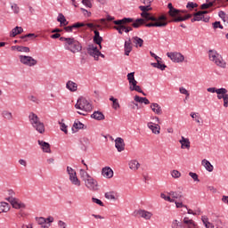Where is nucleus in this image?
Masks as SVG:
<instances>
[{
  "instance_id": "nucleus-18",
  "label": "nucleus",
  "mask_w": 228,
  "mask_h": 228,
  "mask_svg": "<svg viewBox=\"0 0 228 228\" xmlns=\"http://www.w3.org/2000/svg\"><path fill=\"white\" fill-rule=\"evenodd\" d=\"M147 126L149 129H151V133H153V134H159V131L161 130V127L159 126V124L149 122Z\"/></svg>"
},
{
  "instance_id": "nucleus-15",
  "label": "nucleus",
  "mask_w": 228,
  "mask_h": 228,
  "mask_svg": "<svg viewBox=\"0 0 228 228\" xmlns=\"http://www.w3.org/2000/svg\"><path fill=\"white\" fill-rule=\"evenodd\" d=\"M137 215H139V216L144 220H151V218L153 216L152 212L147 211L145 209H139L137 211Z\"/></svg>"
},
{
  "instance_id": "nucleus-21",
  "label": "nucleus",
  "mask_w": 228,
  "mask_h": 228,
  "mask_svg": "<svg viewBox=\"0 0 228 228\" xmlns=\"http://www.w3.org/2000/svg\"><path fill=\"white\" fill-rule=\"evenodd\" d=\"M183 224L187 225V228H199L197 223L192 219H190V217H183Z\"/></svg>"
},
{
  "instance_id": "nucleus-29",
  "label": "nucleus",
  "mask_w": 228,
  "mask_h": 228,
  "mask_svg": "<svg viewBox=\"0 0 228 228\" xmlns=\"http://www.w3.org/2000/svg\"><path fill=\"white\" fill-rule=\"evenodd\" d=\"M91 118H94V120H104L105 117L102 112L97 110L91 115Z\"/></svg>"
},
{
  "instance_id": "nucleus-61",
  "label": "nucleus",
  "mask_w": 228,
  "mask_h": 228,
  "mask_svg": "<svg viewBox=\"0 0 228 228\" xmlns=\"http://www.w3.org/2000/svg\"><path fill=\"white\" fill-rule=\"evenodd\" d=\"M216 4L220 8V6H227L224 0H216Z\"/></svg>"
},
{
  "instance_id": "nucleus-62",
  "label": "nucleus",
  "mask_w": 228,
  "mask_h": 228,
  "mask_svg": "<svg viewBox=\"0 0 228 228\" xmlns=\"http://www.w3.org/2000/svg\"><path fill=\"white\" fill-rule=\"evenodd\" d=\"M112 108L114 110H118V108H120V103L118 102V99L116 100L115 102H112Z\"/></svg>"
},
{
  "instance_id": "nucleus-47",
  "label": "nucleus",
  "mask_w": 228,
  "mask_h": 228,
  "mask_svg": "<svg viewBox=\"0 0 228 228\" xmlns=\"http://www.w3.org/2000/svg\"><path fill=\"white\" fill-rule=\"evenodd\" d=\"M17 51H19V53H29L30 50L28 46H18Z\"/></svg>"
},
{
  "instance_id": "nucleus-1",
  "label": "nucleus",
  "mask_w": 228,
  "mask_h": 228,
  "mask_svg": "<svg viewBox=\"0 0 228 228\" xmlns=\"http://www.w3.org/2000/svg\"><path fill=\"white\" fill-rule=\"evenodd\" d=\"M60 41L64 43V49L66 51H69L73 54H76V53H81L83 51V45L77 39L74 37H60Z\"/></svg>"
},
{
  "instance_id": "nucleus-32",
  "label": "nucleus",
  "mask_w": 228,
  "mask_h": 228,
  "mask_svg": "<svg viewBox=\"0 0 228 228\" xmlns=\"http://www.w3.org/2000/svg\"><path fill=\"white\" fill-rule=\"evenodd\" d=\"M145 24V18H140L133 21V28H138L140 26H143Z\"/></svg>"
},
{
  "instance_id": "nucleus-64",
  "label": "nucleus",
  "mask_w": 228,
  "mask_h": 228,
  "mask_svg": "<svg viewBox=\"0 0 228 228\" xmlns=\"http://www.w3.org/2000/svg\"><path fill=\"white\" fill-rule=\"evenodd\" d=\"M224 107L228 108V94H225V97L224 99Z\"/></svg>"
},
{
  "instance_id": "nucleus-53",
  "label": "nucleus",
  "mask_w": 228,
  "mask_h": 228,
  "mask_svg": "<svg viewBox=\"0 0 228 228\" xmlns=\"http://www.w3.org/2000/svg\"><path fill=\"white\" fill-rule=\"evenodd\" d=\"M92 202H94V204H98V206H102V208H103L104 206V203L97 198H92Z\"/></svg>"
},
{
  "instance_id": "nucleus-23",
  "label": "nucleus",
  "mask_w": 228,
  "mask_h": 228,
  "mask_svg": "<svg viewBox=\"0 0 228 228\" xmlns=\"http://www.w3.org/2000/svg\"><path fill=\"white\" fill-rule=\"evenodd\" d=\"M207 91L210 94H217V95H220L221 94H227V89L224 87L219 89H216V87H208Z\"/></svg>"
},
{
  "instance_id": "nucleus-57",
  "label": "nucleus",
  "mask_w": 228,
  "mask_h": 228,
  "mask_svg": "<svg viewBox=\"0 0 228 228\" xmlns=\"http://www.w3.org/2000/svg\"><path fill=\"white\" fill-rule=\"evenodd\" d=\"M179 92H180V94H183V95H186V97H190V93L188 92V90H186V88L180 87Z\"/></svg>"
},
{
  "instance_id": "nucleus-9",
  "label": "nucleus",
  "mask_w": 228,
  "mask_h": 228,
  "mask_svg": "<svg viewBox=\"0 0 228 228\" xmlns=\"http://www.w3.org/2000/svg\"><path fill=\"white\" fill-rule=\"evenodd\" d=\"M19 60L22 65H26V67H35L38 63L37 59L28 56V55H20Z\"/></svg>"
},
{
  "instance_id": "nucleus-7",
  "label": "nucleus",
  "mask_w": 228,
  "mask_h": 228,
  "mask_svg": "<svg viewBox=\"0 0 228 228\" xmlns=\"http://www.w3.org/2000/svg\"><path fill=\"white\" fill-rule=\"evenodd\" d=\"M67 174L69 176V181L74 186H81V181L77 178L76 170L71 167H67Z\"/></svg>"
},
{
  "instance_id": "nucleus-37",
  "label": "nucleus",
  "mask_w": 228,
  "mask_h": 228,
  "mask_svg": "<svg viewBox=\"0 0 228 228\" xmlns=\"http://www.w3.org/2000/svg\"><path fill=\"white\" fill-rule=\"evenodd\" d=\"M57 20L61 24H63V26H67V24H69V21H67V19H65V16L62 13L58 15Z\"/></svg>"
},
{
  "instance_id": "nucleus-36",
  "label": "nucleus",
  "mask_w": 228,
  "mask_h": 228,
  "mask_svg": "<svg viewBox=\"0 0 228 228\" xmlns=\"http://www.w3.org/2000/svg\"><path fill=\"white\" fill-rule=\"evenodd\" d=\"M193 19H191V22H199L200 20H202V19H204V16L201 15V13L200 12V11L196 13L193 14Z\"/></svg>"
},
{
  "instance_id": "nucleus-14",
  "label": "nucleus",
  "mask_w": 228,
  "mask_h": 228,
  "mask_svg": "<svg viewBox=\"0 0 228 228\" xmlns=\"http://www.w3.org/2000/svg\"><path fill=\"white\" fill-rule=\"evenodd\" d=\"M115 147L118 152H122L126 149V142H124V139L121 137H117L115 140Z\"/></svg>"
},
{
  "instance_id": "nucleus-3",
  "label": "nucleus",
  "mask_w": 228,
  "mask_h": 228,
  "mask_svg": "<svg viewBox=\"0 0 228 228\" xmlns=\"http://www.w3.org/2000/svg\"><path fill=\"white\" fill-rule=\"evenodd\" d=\"M28 120L32 127L39 133V134H44L45 133V125L44 122L40 121V118L35 112H30L28 115Z\"/></svg>"
},
{
  "instance_id": "nucleus-58",
  "label": "nucleus",
  "mask_w": 228,
  "mask_h": 228,
  "mask_svg": "<svg viewBox=\"0 0 228 228\" xmlns=\"http://www.w3.org/2000/svg\"><path fill=\"white\" fill-rule=\"evenodd\" d=\"M28 101H31V102H36L37 104H38V102H40L38 98H37V96H35V95L28 96Z\"/></svg>"
},
{
  "instance_id": "nucleus-49",
  "label": "nucleus",
  "mask_w": 228,
  "mask_h": 228,
  "mask_svg": "<svg viewBox=\"0 0 228 228\" xmlns=\"http://www.w3.org/2000/svg\"><path fill=\"white\" fill-rule=\"evenodd\" d=\"M114 29H116L119 33V35H122L126 29V26L120 25L118 27H114Z\"/></svg>"
},
{
  "instance_id": "nucleus-4",
  "label": "nucleus",
  "mask_w": 228,
  "mask_h": 228,
  "mask_svg": "<svg viewBox=\"0 0 228 228\" xmlns=\"http://www.w3.org/2000/svg\"><path fill=\"white\" fill-rule=\"evenodd\" d=\"M208 58L210 61H213V63L221 69H225V67H227V63L225 61H224L222 55H220V53H216L215 50L208 51Z\"/></svg>"
},
{
  "instance_id": "nucleus-24",
  "label": "nucleus",
  "mask_w": 228,
  "mask_h": 228,
  "mask_svg": "<svg viewBox=\"0 0 228 228\" xmlns=\"http://www.w3.org/2000/svg\"><path fill=\"white\" fill-rule=\"evenodd\" d=\"M66 88L69 90V92H77V85L72 80H69L66 83Z\"/></svg>"
},
{
  "instance_id": "nucleus-26",
  "label": "nucleus",
  "mask_w": 228,
  "mask_h": 228,
  "mask_svg": "<svg viewBox=\"0 0 228 228\" xmlns=\"http://www.w3.org/2000/svg\"><path fill=\"white\" fill-rule=\"evenodd\" d=\"M128 167L130 170H133L134 172H136L138 168H140V162L136 159L130 160L128 163Z\"/></svg>"
},
{
  "instance_id": "nucleus-34",
  "label": "nucleus",
  "mask_w": 228,
  "mask_h": 228,
  "mask_svg": "<svg viewBox=\"0 0 228 228\" xmlns=\"http://www.w3.org/2000/svg\"><path fill=\"white\" fill-rule=\"evenodd\" d=\"M168 195L172 197V199H183V191H171L168 192Z\"/></svg>"
},
{
  "instance_id": "nucleus-56",
  "label": "nucleus",
  "mask_w": 228,
  "mask_h": 228,
  "mask_svg": "<svg viewBox=\"0 0 228 228\" xmlns=\"http://www.w3.org/2000/svg\"><path fill=\"white\" fill-rule=\"evenodd\" d=\"M201 221H202L203 224L205 225V227H208V225L209 224V218H208V216H202Z\"/></svg>"
},
{
  "instance_id": "nucleus-40",
  "label": "nucleus",
  "mask_w": 228,
  "mask_h": 228,
  "mask_svg": "<svg viewBox=\"0 0 228 228\" xmlns=\"http://www.w3.org/2000/svg\"><path fill=\"white\" fill-rule=\"evenodd\" d=\"M171 228H183V223L179 222L177 219H175L171 223Z\"/></svg>"
},
{
  "instance_id": "nucleus-45",
  "label": "nucleus",
  "mask_w": 228,
  "mask_h": 228,
  "mask_svg": "<svg viewBox=\"0 0 228 228\" xmlns=\"http://www.w3.org/2000/svg\"><path fill=\"white\" fill-rule=\"evenodd\" d=\"M131 92H138L139 94H142V95H147L142 90V87L140 86H136L135 87L130 86L129 87Z\"/></svg>"
},
{
  "instance_id": "nucleus-27",
  "label": "nucleus",
  "mask_w": 228,
  "mask_h": 228,
  "mask_svg": "<svg viewBox=\"0 0 228 228\" xmlns=\"http://www.w3.org/2000/svg\"><path fill=\"white\" fill-rule=\"evenodd\" d=\"M201 165L202 167H204V168L208 171V172H213L214 170V167L211 165V162H209V160L204 159L201 161Z\"/></svg>"
},
{
  "instance_id": "nucleus-55",
  "label": "nucleus",
  "mask_w": 228,
  "mask_h": 228,
  "mask_svg": "<svg viewBox=\"0 0 228 228\" xmlns=\"http://www.w3.org/2000/svg\"><path fill=\"white\" fill-rule=\"evenodd\" d=\"M189 175L193 179V181H197L199 183V175H197V173L190 172Z\"/></svg>"
},
{
  "instance_id": "nucleus-11",
  "label": "nucleus",
  "mask_w": 228,
  "mask_h": 228,
  "mask_svg": "<svg viewBox=\"0 0 228 228\" xmlns=\"http://www.w3.org/2000/svg\"><path fill=\"white\" fill-rule=\"evenodd\" d=\"M167 58H170L175 63H183L184 61V55L181 53L173 52L167 53Z\"/></svg>"
},
{
  "instance_id": "nucleus-35",
  "label": "nucleus",
  "mask_w": 228,
  "mask_h": 228,
  "mask_svg": "<svg viewBox=\"0 0 228 228\" xmlns=\"http://www.w3.org/2000/svg\"><path fill=\"white\" fill-rule=\"evenodd\" d=\"M0 209L2 213H8V211H10V204L6 202H0Z\"/></svg>"
},
{
  "instance_id": "nucleus-13",
  "label": "nucleus",
  "mask_w": 228,
  "mask_h": 228,
  "mask_svg": "<svg viewBox=\"0 0 228 228\" xmlns=\"http://www.w3.org/2000/svg\"><path fill=\"white\" fill-rule=\"evenodd\" d=\"M99 50L97 49V46L94 45H89L87 46V54L89 56H92L95 61H99Z\"/></svg>"
},
{
  "instance_id": "nucleus-28",
  "label": "nucleus",
  "mask_w": 228,
  "mask_h": 228,
  "mask_svg": "<svg viewBox=\"0 0 228 228\" xmlns=\"http://www.w3.org/2000/svg\"><path fill=\"white\" fill-rule=\"evenodd\" d=\"M179 142L181 143V149H190V139L182 136Z\"/></svg>"
},
{
  "instance_id": "nucleus-19",
  "label": "nucleus",
  "mask_w": 228,
  "mask_h": 228,
  "mask_svg": "<svg viewBox=\"0 0 228 228\" xmlns=\"http://www.w3.org/2000/svg\"><path fill=\"white\" fill-rule=\"evenodd\" d=\"M126 77H127L128 83H129L130 86H132V88L138 86H137L138 81H136V79H134V72L128 73Z\"/></svg>"
},
{
  "instance_id": "nucleus-54",
  "label": "nucleus",
  "mask_w": 228,
  "mask_h": 228,
  "mask_svg": "<svg viewBox=\"0 0 228 228\" xmlns=\"http://www.w3.org/2000/svg\"><path fill=\"white\" fill-rule=\"evenodd\" d=\"M198 4L193 3V2H189L186 5V8H188V10H193V8H197Z\"/></svg>"
},
{
  "instance_id": "nucleus-50",
  "label": "nucleus",
  "mask_w": 228,
  "mask_h": 228,
  "mask_svg": "<svg viewBox=\"0 0 228 228\" xmlns=\"http://www.w3.org/2000/svg\"><path fill=\"white\" fill-rule=\"evenodd\" d=\"M59 124L61 126V131L65 133V134H69V130L67 129V125H65V123H61V122H59Z\"/></svg>"
},
{
  "instance_id": "nucleus-12",
  "label": "nucleus",
  "mask_w": 228,
  "mask_h": 228,
  "mask_svg": "<svg viewBox=\"0 0 228 228\" xmlns=\"http://www.w3.org/2000/svg\"><path fill=\"white\" fill-rule=\"evenodd\" d=\"M86 187L90 190L91 191H95L97 190V180L94 179V177L89 176L86 180H84Z\"/></svg>"
},
{
  "instance_id": "nucleus-42",
  "label": "nucleus",
  "mask_w": 228,
  "mask_h": 228,
  "mask_svg": "<svg viewBox=\"0 0 228 228\" xmlns=\"http://www.w3.org/2000/svg\"><path fill=\"white\" fill-rule=\"evenodd\" d=\"M75 129H85V124L81 123L79 120H76L73 124Z\"/></svg>"
},
{
  "instance_id": "nucleus-33",
  "label": "nucleus",
  "mask_w": 228,
  "mask_h": 228,
  "mask_svg": "<svg viewBox=\"0 0 228 228\" xmlns=\"http://www.w3.org/2000/svg\"><path fill=\"white\" fill-rule=\"evenodd\" d=\"M133 44L135 45V47H142L143 46V39L139 37H132Z\"/></svg>"
},
{
  "instance_id": "nucleus-41",
  "label": "nucleus",
  "mask_w": 228,
  "mask_h": 228,
  "mask_svg": "<svg viewBox=\"0 0 228 228\" xmlns=\"http://www.w3.org/2000/svg\"><path fill=\"white\" fill-rule=\"evenodd\" d=\"M91 175L85 169H80V177L83 181H86Z\"/></svg>"
},
{
  "instance_id": "nucleus-43",
  "label": "nucleus",
  "mask_w": 228,
  "mask_h": 228,
  "mask_svg": "<svg viewBox=\"0 0 228 228\" xmlns=\"http://www.w3.org/2000/svg\"><path fill=\"white\" fill-rule=\"evenodd\" d=\"M93 41L94 44H96L97 45H99L100 49H102V37H93Z\"/></svg>"
},
{
  "instance_id": "nucleus-60",
  "label": "nucleus",
  "mask_w": 228,
  "mask_h": 228,
  "mask_svg": "<svg viewBox=\"0 0 228 228\" xmlns=\"http://www.w3.org/2000/svg\"><path fill=\"white\" fill-rule=\"evenodd\" d=\"M157 61H158L157 69H159V70H165V69H167V65L161 64L159 60Z\"/></svg>"
},
{
  "instance_id": "nucleus-6",
  "label": "nucleus",
  "mask_w": 228,
  "mask_h": 228,
  "mask_svg": "<svg viewBox=\"0 0 228 228\" xmlns=\"http://www.w3.org/2000/svg\"><path fill=\"white\" fill-rule=\"evenodd\" d=\"M76 110H81V111H86L88 113L92 110V103L86 98H79L75 104Z\"/></svg>"
},
{
  "instance_id": "nucleus-38",
  "label": "nucleus",
  "mask_w": 228,
  "mask_h": 228,
  "mask_svg": "<svg viewBox=\"0 0 228 228\" xmlns=\"http://www.w3.org/2000/svg\"><path fill=\"white\" fill-rule=\"evenodd\" d=\"M2 115H3L4 118H6V120H12V118H13V114H12V112H10L8 110H4L2 112Z\"/></svg>"
},
{
  "instance_id": "nucleus-22",
  "label": "nucleus",
  "mask_w": 228,
  "mask_h": 228,
  "mask_svg": "<svg viewBox=\"0 0 228 228\" xmlns=\"http://www.w3.org/2000/svg\"><path fill=\"white\" fill-rule=\"evenodd\" d=\"M151 110L156 115H163V110L161 109V106H159V104L158 103H151Z\"/></svg>"
},
{
  "instance_id": "nucleus-25",
  "label": "nucleus",
  "mask_w": 228,
  "mask_h": 228,
  "mask_svg": "<svg viewBox=\"0 0 228 228\" xmlns=\"http://www.w3.org/2000/svg\"><path fill=\"white\" fill-rule=\"evenodd\" d=\"M124 50H125V55L129 56L131 51H133V45H131V39L125 41Z\"/></svg>"
},
{
  "instance_id": "nucleus-5",
  "label": "nucleus",
  "mask_w": 228,
  "mask_h": 228,
  "mask_svg": "<svg viewBox=\"0 0 228 228\" xmlns=\"http://www.w3.org/2000/svg\"><path fill=\"white\" fill-rule=\"evenodd\" d=\"M145 20H151V22L145 24L146 28H167V26H168V21L165 15H161L158 18L155 17V20H144V21Z\"/></svg>"
},
{
  "instance_id": "nucleus-31",
  "label": "nucleus",
  "mask_w": 228,
  "mask_h": 228,
  "mask_svg": "<svg viewBox=\"0 0 228 228\" xmlns=\"http://www.w3.org/2000/svg\"><path fill=\"white\" fill-rule=\"evenodd\" d=\"M134 99L135 102H140L141 104H151V101H149V99H147L146 97H140L138 95H135Z\"/></svg>"
},
{
  "instance_id": "nucleus-51",
  "label": "nucleus",
  "mask_w": 228,
  "mask_h": 228,
  "mask_svg": "<svg viewBox=\"0 0 228 228\" xmlns=\"http://www.w3.org/2000/svg\"><path fill=\"white\" fill-rule=\"evenodd\" d=\"M171 175H172V177H174V179H179V177H181V172H179L177 170H173L171 172Z\"/></svg>"
},
{
  "instance_id": "nucleus-8",
  "label": "nucleus",
  "mask_w": 228,
  "mask_h": 228,
  "mask_svg": "<svg viewBox=\"0 0 228 228\" xmlns=\"http://www.w3.org/2000/svg\"><path fill=\"white\" fill-rule=\"evenodd\" d=\"M139 10H141V12H142L141 17H142V19H144L145 20H156V17H154V16L151 15V13H149V12H151V10H152V7H151L149 5H140Z\"/></svg>"
},
{
  "instance_id": "nucleus-39",
  "label": "nucleus",
  "mask_w": 228,
  "mask_h": 228,
  "mask_svg": "<svg viewBox=\"0 0 228 228\" xmlns=\"http://www.w3.org/2000/svg\"><path fill=\"white\" fill-rule=\"evenodd\" d=\"M218 17H220V19H222L223 22H227V24H228V15H227V13H225V12L220 11L218 12Z\"/></svg>"
},
{
  "instance_id": "nucleus-52",
  "label": "nucleus",
  "mask_w": 228,
  "mask_h": 228,
  "mask_svg": "<svg viewBox=\"0 0 228 228\" xmlns=\"http://www.w3.org/2000/svg\"><path fill=\"white\" fill-rule=\"evenodd\" d=\"M212 26L215 29H224V26L220 23V21H216L214 23H212Z\"/></svg>"
},
{
  "instance_id": "nucleus-63",
  "label": "nucleus",
  "mask_w": 228,
  "mask_h": 228,
  "mask_svg": "<svg viewBox=\"0 0 228 228\" xmlns=\"http://www.w3.org/2000/svg\"><path fill=\"white\" fill-rule=\"evenodd\" d=\"M58 227L60 228H67V223L61 221V220H59L58 221Z\"/></svg>"
},
{
  "instance_id": "nucleus-44",
  "label": "nucleus",
  "mask_w": 228,
  "mask_h": 228,
  "mask_svg": "<svg viewBox=\"0 0 228 228\" xmlns=\"http://www.w3.org/2000/svg\"><path fill=\"white\" fill-rule=\"evenodd\" d=\"M161 199H163L164 200H167V202H175V200L172 199L171 195L169 194V196H167L165 193H161L160 194Z\"/></svg>"
},
{
  "instance_id": "nucleus-16",
  "label": "nucleus",
  "mask_w": 228,
  "mask_h": 228,
  "mask_svg": "<svg viewBox=\"0 0 228 228\" xmlns=\"http://www.w3.org/2000/svg\"><path fill=\"white\" fill-rule=\"evenodd\" d=\"M37 143L42 149L43 152L51 154V144H49V142H46L45 141L38 140Z\"/></svg>"
},
{
  "instance_id": "nucleus-59",
  "label": "nucleus",
  "mask_w": 228,
  "mask_h": 228,
  "mask_svg": "<svg viewBox=\"0 0 228 228\" xmlns=\"http://www.w3.org/2000/svg\"><path fill=\"white\" fill-rule=\"evenodd\" d=\"M82 4L86 6V8H92V2L90 0H82Z\"/></svg>"
},
{
  "instance_id": "nucleus-30",
  "label": "nucleus",
  "mask_w": 228,
  "mask_h": 228,
  "mask_svg": "<svg viewBox=\"0 0 228 228\" xmlns=\"http://www.w3.org/2000/svg\"><path fill=\"white\" fill-rule=\"evenodd\" d=\"M24 31V28L22 27H15L14 28L12 29L10 32V37H17V35H20Z\"/></svg>"
},
{
  "instance_id": "nucleus-20",
  "label": "nucleus",
  "mask_w": 228,
  "mask_h": 228,
  "mask_svg": "<svg viewBox=\"0 0 228 228\" xmlns=\"http://www.w3.org/2000/svg\"><path fill=\"white\" fill-rule=\"evenodd\" d=\"M104 197L108 200H117L118 199V192L115 191H110L105 192Z\"/></svg>"
},
{
  "instance_id": "nucleus-2",
  "label": "nucleus",
  "mask_w": 228,
  "mask_h": 228,
  "mask_svg": "<svg viewBox=\"0 0 228 228\" xmlns=\"http://www.w3.org/2000/svg\"><path fill=\"white\" fill-rule=\"evenodd\" d=\"M168 14L172 17V20L169 22H184L188 19H191V14H187L185 16L181 15V10L175 9L172 3L167 4Z\"/></svg>"
},
{
  "instance_id": "nucleus-17",
  "label": "nucleus",
  "mask_w": 228,
  "mask_h": 228,
  "mask_svg": "<svg viewBox=\"0 0 228 228\" xmlns=\"http://www.w3.org/2000/svg\"><path fill=\"white\" fill-rule=\"evenodd\" d=\"M102 175L106 179H111V177H113V169L109 167H103L102 169Z\"/></svg>"
},
{
  "instance_id": "nucleus-46",
  "label": "nucleus",
  "mask_w": 228,
  "mask_h": 228,
  "mask_svg": "<svg viewBox=\"0 0 228 228\" xmlns=\"http://www.w3.org/2000/svg\"><path fill=\"white\" fill-rule=\"evenodd\" d=\"M11 8H12L13 13L17 14V13H20V8L19 7V5H17V4H12L11 5Z\"/></svg>"
},
{
  "instance_id": "nucleus-48",
  "label": "nucleus",
  "mask_w": 228,
  "mask_h": 228,
  "mask_svg": "<svg viewBox=\"0 0 228 228\" xmlns=\"http://www.w3.org/2000/svg\"><path fill=\"white\" fill-rule=\"evenodd\" d=\"M36 220L38 225H44V224H47V219H45V217H37Z\"/></svg>"
},
{
  "instance_id": "nucleus-10",
  "label": "nucleus",
  "mask_w": 228,
  "mask_h": 228,
  "mask_svg": "<svg viewBox=\"0 0 228 228\" xmlns=\"http://www.w3.org/2000/svg\"><path fill=\"white\" fill-rule=\"evenodd\" d=\"M5 200L10 202L14 209H26V204L17 198L11 196L6 198Z\"/></svg>"
}]
</instances>
